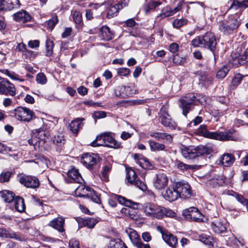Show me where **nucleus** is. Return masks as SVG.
Masks as SVG:
<instances>
[{"mask_svg": "<svg viewBox=\"0 0 248 248\" xmlns=\"http://www.w3.org/2000/svg\"><path fill=\"white\" fill-rule=\"evenodd\" d=\"M217 44L216 36L211 32H207L202 36L195 38L191 43V45L195 47H203L209 49L212 52L215 51Z\"/></svg>", "mask_w": 248, "mask_h": 248, "instance_id": "obj_1", "label": "nucleus"}, {"mask_svg": "<svg viewBox=\"0 0 248 248\" xmlns=\"http://www.w3.org/2000/svg\"><path fill=\"white\" fill-rule=\"evenodd\" d=\"M197 133L206 138L213 139L221 141L235 140L230 132H209L207 129L206 125H201L197 129Z\"/></svg>", "mask_w": 248, "mask_h": 248, "instance_id": "obj_2", "label": "nucleus"}, {"mask_svg": "<svg viewBox=\"0 0 248 248\" xmlns=\"http://www.w3.org/2000/svg\"><path fill=\"white\" fill-rule=\"evenodd\" d=\"M91 144L93 147L103 146L114 149H119L121 147V143L110 136L108 132L104 133L97 136L95 140L93 141Z\"/></svg>", "mask_w": 248, "mask_h": 248, "instance_id": "obj_3", "label": "nucleus"}, {"mask_svg": "<svg viewBox=\"0 0 248 248\" xmlns=\"http://www.w3.org/2000/svg\"><path fill=\"white\" fill-rule=\"evenodd\" d=\"M198 100L197 97L193 93H187L184 98L179 99V107L183 110V114L186 116L189 112L192 110L196 105L195 101Z\"/></svg>", "mask_w": 248, "mask_h": 248, "instance_id": "obj_4", "label": "nucleus"}, {"mask_svg": "<svg viewBox=\"0 0 248 248\" xmlns=\"http://www.w3.org/2000/svg\"><path fill=\"white\" fill-rule=\"evenodd\" d=\"M15 117L21 121L29 122L34 116V112L28 108L18 107L14 110Z\"/></svg>", "mask_w": 248, "mask_h": 248, "instance_id": "obj_5", "label": "nucleus"}, {"mask_svg": "<svg viewBox=\"0 0 248 248\" xmlns=\"http://www.w3.org/2000/svg\"><path fill=\"white\" fill-rule=\"evenodd\" d=\"M162 206L153 203H146L143 206V212L146 216L152 218H161Z\"/></svg>", "mask_w": 248, "mask_h": 248, "instance_id": "obj_6", "label": "nucleus"}, {"mask_svg": "<svg viewBox=\"0 0 248 248\" xmlns=\"http://www.w3.org/2000/svg\"><path fill=\"white\" fill-rule=\"evenodd\" d=\"M126 171V179L128 183L135 186L142 191H145L147 189L146 185L144 182L139 180L136 172L133 170L127 169Z\"/></svg>", "mask_w": 248, "mask_h": 248, "instance_id": "obj_7", "label": "nucleus"}, {"mask_svg": "<svg viewBox=\"0 0 248 248\" xmlns=\"http://www.w3.org/2000/svg\"><path fill=\"white\" fill-rule=\"evenodd\" d=\"M33 134L34 136L28 141L30 145L34 147L35 150H37V148H39L42 143H44L45 131L42 128H40L33 130Z\"/></svg>", "mask_w": 248, "mask_h": 248, "instance_id": "obj_8", "label": "nucleus"}, {"mask_svg": "<svg viewBox=\"0 0 248 248\" xmlns=\"http://www.w3.org/2000/svg\"><path fill=\"white\" fill-rule=\"evenodd\" d=\"M176 186L179 197L182 199H187L193 196L191 186L188 183L183 182H176Z\"/></svg>", "mask_w": 248, "mask_h": 248, "instance_id": "obj_9", "label": "nucleus"}, {"mask_svg": "<svg viewBox=\"0 0 248 248\" xmlns=\"http://www.w3.org/2000/svg\"><path fill=\"white\" fill-rule=\"evenodd\" d=\"M183 215L187 219L196 222L203 221V215L200 211L195 207H191L183 211Z\"/></svg>", "mask_w": 248, "mask_h": 248, "instance_id": "obj_10", "label": "nucleus"}, {"mask_svg": "<svg viewBox=\"0 0 248 248\" xmlns=\"http://www.w3.org/2000/svg\"><path fill=\"white\" fill-rule=\"evenodd\" d=\"M125 232L128 235L132 244L138 248H151L148 244H144L141 241L140 236L134 229L130 228H126Z\"/></svg>", "mask_w": 248, "mask_h": 248, "instance_id": "obj_11", "label": "nucleus"}, {"mask_svg": "<svg viewBox=\"0 0 248 248\" xmlns=\"http://www.w3.org/2000/svg\"><path fill=\"white\" fill-rule=\"evenodd\" d=\"M159 120L161 123L170 129H175L176 125L174 121L172 120L165 108H162L160 110Z\"/></svg>", "mask_w": 248, "mask_h": 248, "instance_id": "obj_12", "label": "nucleus"}, {"mask_svg": "<svg viewBox=\"0 0 248 248\" xmlns=\"http://www.w3.org/2000/svg\"><path fill=\"white\" fill-rule=\"evenodd\" d=\"M19 182L28 188L36 189L40 186L38 179L33 176L23 175L19 178Z\"/></svg>", "mask_w": 248, "mask_h": 248, "instance_id": "obj_13", "label": "nucleus"}, {"mask_svg": "<svg viewBox=\"0 0 248 248\" xmlns=\"http://www.w3.org/2000/svg\"><path fill=\"white\" fill-rule=\"evenodd\" d=\"M169 180L167 175L159 173L155 175L153 180V186L157 189L161 190L167 186Z\"/></svg>", "mask_w": 248, "mask_h": 248, "instance_id": "obj_14", "label": "nucleus"}, {"mask_svg": "<svg viewBox=\"0 0 248 248\" xmlns=\"http://www.w3.org/2000/svg\"><path fill=\"white\" fill-rule=\"evenodd\" d=\"M64 225L65 219L63 217L61 216L54 218L48 224V226L57 230L62 235H64L65 234Z\"/></svg>", "mask_w": 248, "mask_h": 248, "instance_id": "obj_15", "label": "nucleus"}, {"mask_svg": "<svg viewBox=\"0 0 248 248\" xmlns=\"http://www.w3.org/2000/svg\"><path fill=\"white\" fill-rule=\"evenodd\" d=\"M182 155H203L205 149L203 146H199L197 147L194 146L186 147L182 146L181 148Z\"/></svg>", "mask_w": 248, "mask_h": 248, "instance_id": "obj_16", "label": "nucleus"}, {"mask_svg": "<svg viewBox=\"0 0 248 248\" xmlns=\"http://www.w3.org/2000/svg\"><path fill=\"white\" fill-rule=\"evenodd\" d=\"M157 230L162 234L163 240L170 247H175L177 244V238L171 233H169L161 226L157 227Z\"/></svg>", "mask_w": 248, "mask_h": 248, "instance_id": "obj_17", "label": "nucleus"}, {"mask_svg": "<svg viewBox=\"0 0 248 248\" xmlns=\"http://www.w3.org/2000/svg\"><path fill=\"white\" fill-rule=\"evenodd\" d=\"M176 183L174 186H170L163 194L164 198L169 202H173L176 200L178 197V194L176 190Z\"/></svg>", "mask_w": 248, "mask_h": 248, "instance_id": "obj_18", "label": "nucleus"}, {"mask_svg": "<svg viewBox=\"0 0 248 248\" xmlns=\"http://www.w3.org/2000/svg\"><path fill=\"white\" fill-rule=\"evenodd\" d=\"M100 159L99 156H82L80 161L87 168L92 169Z\"/></svg>", "mask_w": 248, "mask_h": 248, "instance_id": "obj_19", "label": "nucleus"}, {"mask_svg": "<svg viewBox=\"0 0 248 248\" xmlns=\"http://www.w3.org/2000/svg\"><path fill=\"white\" fill-rule=\"evenodd\" d=\"M19 0H0V10L10 11L19 7Z\"/></svg>", "mask_w": 248, "mask_h": 248, "instance_id": "obj_20", "label": "nucleus"}, {"mask_svg": "<svg viewBox=\"0 0 248 248\" xmlns=\"http://www.w3.org/2000/svg\"><path fill=\"white\" fill-rule=\"evenodd\" d=\"M13 18L16 22L25 23L31 20V16L26 11L22 10L15 13Z\"/></svg>", "mask_w": 248, "mask_h": 248, "instance_id": "obj_21", "label": "nucleus"}, {"mask_svg": "<svg viewBox=\"0 0 248 248\" xmlns=\"http://www.w3.org/2000/svg\"><path fill=\"white\" fill-rule=\"evenodd\" d=\"M77 220L78 222L79 228L87 227L88 228L92 229L97 223V220L92 217L87 218H78Z\"/></svg>", "mask_w": 248, "mask_h": 248, "instance_id": "obj_22", "label": "nucleus"}, {"mask_svg": "<svg viewBox=\"0 0 248 248\" xmlns=\"http://www.w3.org/2000/svg\"><path fill=\"white\" fill-rule=\"evenodd\" d=\"M84 120L83 118H78L69 124L70 130L76 136L78 135L79 130L82 127L83 124L82 122Z\"/></svg>", "mask_w": 248, "mask_h": 248, "instance_id": "obj_23", "label": "nucleus"}, {"mask_svg": "<svg viewBox=\"0 0 248 248\" xmlns=\"http://www.w3.org/2000/svg\"><path fill=\"white\" fill-rule=\"evenodd\" d=\"M2 89L0 93L1 94L5 95H10L14 96L16 93V90L13 84L11 83L6 79L2 87Z\"/></svg>", "mask_w": 248, "mask_h": 248, "instance_id": "obj_24", "label": "nucleus"}, {"mask_svg": "<svg viewBox=\"0 0 248 248\" xmlns=\"http://www.w3.org/2000/svg\"><path fill=\"white\" fill-rule=\"evenodd\" d=\"M124 1L126 2L128 1V0H124ZM123 4L124 3L122 2L118 3L115 5H110L108 9L107 17L108 18H110L116 15L115 14L118 12L119 10L123 8ZM125 5L126 3H124V6H125Z\"/></svg>", "mask_w": 248, "mask_h": 248, "instance_id": "obj_25", "label": "nucleus"}, {"mask_svg": "<svg viewBox=\"0 0 248 248\" xmlns=\"http://www.w3.org/2000/svg\"><path fill=\"white\" fill-rule=\"evenodd\" d=\"M93 189L89 186H79L75 191V194L78 197L87 198L89 193L92 191Z\"/></svg>", "mask_w": 248, "mask_h": 248, "instance_id": "obj_26", "label": "nucleus"}, {"mask_svg": "<svg viewBox=\"0 0 248 248\" xmlns=\"http://www.w3.org/2000/svg\"><path fill=\"white\" fill-rule=\"evenodd\" d=\"M136 163L144 169H151L152 165L149 160L143 156H134Z\"/></svg>", "mask_w": 248, "mask_h": 248, "instance_id": "obj_27", "label": "nucleus"}, {"mask_svg": "<svg viewBox=\"0 0 248 248\" xmlns=\"http://www.w3.org/2000/svg\"><path fill=\"white\" fill-rule=\"evenodd\" d=\"M230 26L232 32L236 30L240 25V19L237 15H232L229 17L228 19L225 20Z\"/></svg>", "mask_w": 248, "mask_h": 248, "instance_id": "obj_28", "label": "nucleus"}, {"mask_svg": "<svg viewBox=\"0 0 248 248\" xmlns=\"http://www.w3.org/2000/svg\"><path fill=\"white\" fill-rule=\"evenodd\" d=\"M68 177L71 178L74 182L78 183H81L83 180L78 170L75 168H72L67 172Z\"/></svg>", "mask_w": 248, "mask_h": 248, "instance_id": "obj_29", "label": "nucleus"}, {"mask_svg": "<svg viewBox=\"0 0 248 248\" xmlns=\"http://www.w3.org/2000/svg\"><path fill=\"white\" fill-rule=\"evenodd\" d=\"M101 37L105 40H110L113 38V33L108 26H103L100 29Z\"/></svg>", "mask_w": 248, "mask_h": 248, "instance_id": "obj_30", "label": "nucleus"}, {"mask_svg": "<svg viewBox=\"0 0 248 248\" xmlns=\"http://www.w3.org/2000/svg\"><path fill=\"white\" fill-rule=\"evenodd\" d=\"M211 227L213 231L217 233H221L226 231V227L221 221H216L211 223Z\"/></svg>", "mask_w": 248, "mask_h": 248, "instance_id": "obj_31", "label": "nucleus"}, {"mask_svg": "<svg viewBox=\"0 0 248 248\" xmlns=\"http://www.w3.org/2000/svg\"><path fill=\"white\" fill-rule=\"evenodd\" d=\"M234 160V156H221L218 164L224 167H228L232 164Z\"/></svg>", "mask_w": 248, "mask_h": 248, "instance_id": "obj_32", "label": "nucleus"}, {"mask_svg": "<svg viewBox=\"0 0 248 248\" xmlns=\"http://www.w3.org/2000/svg\"><path fill=\"white\" fill-rule=\"evenodd\" d=\"M248 7V0H243L240 1L238 0H234L231 4L230 8L237 10L238 9H244Z\"/></svg>", "mask_w": 248, "mask_h": 248, "instance_id": "obj_33", "label": "nucleus"}, {"mask_svg": "<svg viewBox=\"0 0 248 248\" xmlns=\"http://www.w3.org/2000/svg\"><path fill=\"white\" fill-rule=\"evenodd\" d=\"M15 209L19 212H22L25 209L24 199L20 197L15 198L14 201Z\"/></svg>", "mask_w": 248, "mask_h": 248, "instance_id": "obj_34", "label": "nucleus"}, {"mask_svg": "<svg viewBox=\"0 0 248 248\" xmlns=\"http://www.w3.org/2000/svg\"><path fill=\"white\" fill-rule=\"evenodd\" d=\"M150 136L155 138L158 140H166L169 142H170L172 140V137L171 135L165 133L155 132L152 133Z\"/></svg>", "mask_w": 248, "mask_h": 248, "instance_id": "obj_35", "label": "nucleus"}, {"mask_svg": "<svg viewBox=\"0 0 248 248\" xmlns=\"http://www.w3.org/2000/svg\"><path fill=\"white\" fill-rule=\"evenodd\" d=\"M218 29L224 34L226 35L232 32V31L230 28V26L225 20L219 22Z\"/></svg>", "mask_w": 248, "mask_h": 248, "instance_id": "obj_36", "label": "nucleus"}, {"mask_svg": "<svg viewBox=\"0 0 248 248\" xmlns=\"http://www.w3.org/2000/svg\"><path fill=\"white\" fill-rule=\"evenodd\" d=\"M15 194L9 190H4L1 192V197L4 202H11L15 200Z\"/></svg>", "mask_w": 248, "mask_h": 248, "instance_id": "obj_37", "label": "nucleus"}, {"mask_svg": "<svg viewBox=\"0 0 248 248\" xmlns=\"http://www.w3.org/2000/svg\"><path fill=\"white\" fill-rule=\"evenodd\" d=\"M121 212L128 215L131 219L133 220H137L139 218L138 215L136 213V211L133 208H123L121 209Z\"/></svg>", "mask_w": 248, "mask_h": 248, "instance_id": "obj_38", "label": "nucleus"}, {"mask_svg": "<svg viewBox=\"0 0 248 248\" xmlns=\"http://www.w3.org/2000/svg\"><path fill=\"white\" fill-rule=\"evenodd\" d=\"M173 15L171 8L169 6L164 7L157 18H164Z\"/></svg>", "mask_w": 248, "mask_h": 248, "instance_id": "obj_39", "label": "nucleus"}, {"mask_svg": "<svg viewBox=\"0 0 248 248\" xmlns=\"http://www.w3.org/2000/svg\"><path fill=\"white\" fill-rule=\"evenodd\" d=\"M111 170V165L109 164H107L103 167L102 170H101L102 179L104 181H108V173Z\"/></svg>", "mask_w": 248, "mask_h": 248, "instance_id": "obj_40", "label": "nucleus"}, {"mask_svg": "<svg viewBox=\"0 0 248 248\" xmlns=\"http://www.w3.org/2000/svg\"><path fill=\"white\" fill-rule=\"evenodd\" d=\"M54 43L50 39H47L46 41V55L47 57L51 56L53 52Z\"/></svg>", "mask_w": 248, "mask_h": 248, "instance_id": "obj_41", "label": "nucleus"}, {"mask_svg": "<svg viewBox=\"0 0 248 248\" xmlns=\"http://www.w3.org/2000/svg\"><path fill=\"white\" fill-rule=\"evenodd\" d=\"M125 246L124 243L121 240L113 239L110 241L108 248H123Z\"/></svg>", "mask_w": 248, "mask_h": 248, "instance_id": "obj_42", "label": "nucleus"}, {"mask_svg": "<svg viewBox=\"0 0 248 248\" xmlns=\"http://www.w3.org/2000/svg\"><path fill=\"white\" fill-rule=\"evenodd\" d=\"M58 18L56 15H54L51 18L45 22V25L47 28L52 30L56 24L58 22Z\"/></svg>", "mask_w": 248, "mask_h": 248, "instance_id": "obj_43", "label": "nucleus"}, {"mask_svg": "<svg viewBox=\"0 0 248 248\" xmlns=\"http://www.w3.org/2000/svg\"><path fill=\"white\" fill-rule=\"evenodd\" d=\"M176 165L177 166L178 168L182 170H187L188 169H196V167L198 166H202V165H187L186 163H184L182 162H180V161H176Z\"/></svg>", "mask_w": 248, "mask_h": 248, "instance_id": "obj_44", "label": "nucleus"}, {"mask_svg": "<svg viewBox=\"0 0 248 248\" xmlns=\"http://www.w3.org/2000/svg\"><path fill=\"white\" fill-rule=\"evenodd\" d=\"M229 70V67L227 65H224L218 70L216 76L218 78L222 79L226 76Z\"/></svg>", "mask_w": 248, "mask_h": 248, "instance_id": "obj_45", "label": "nucleus"}, {"mask_svg": "<svg viewBox=\"0 0 248 248\" xmlns=\"http://www.w3.org/2000/svg\"><path fill=\"white\" fill-rule=\"evenodd\" d=\"M149 143L150 147L152 150H163L165 149V145L164 144L156 142L153 140H149Z\"/></svg>", "mask_w": 248, "mask_h": 248, "instance_id": "obj_46", "label": "nucleus"}, {"mask_svg": "<svg viewBox=\"0 0 248 248\" xmlns=\"http://www.w3.org/2000/svg\"><path fill=\"white\" fill-rule=\"evenodd\" d=\"M161 211V218L163 217L164 216L173 217H175L176 215L175 212L171 209L166 208L164 207H162Z\"/></svg>", "mask_w": 248, "mask_h": 248, "instance_id": "obj_47", "label": "nucleus"}, {"mask_svg": "<svg viewBox=\"0 0 248 248\" xmlns=\"http://www.w3.org/2000/svg\"><path fill=\"white\" fill-rule=\"evenodd\" d=\"M188 22V20L185 18L176 19L173 22V26L177 29H178L185 25Z\"/></svg>", "mask_w": 248, "mask_h": 248, "instance_id": "obj_48", "label": "nucleus"}, {"mask_svg": "<svg viewBox=\"0 0 248 248\" xmlns=\"http://www.w3.org/2000/svg\"><path fill=\"white\" fill-rule=\"evenodd\" d=\"M199 240L203 243L207 245H212V238L206 234H202L199 236Z\"/></svg>", "mask_w": 248, "mask_h": 248, "instance_id": "obj_49", "label": "nucleus"}, {"mask_svg": "<svg viewBox=\"0 0 248 248\" xmlns=\"http://www.w3.org/2000/svg\"><path fill=\"white\" fill-rule=\"evenodd\" d=\"M73 18L75 23L80 26L82 22L81 13L79 12L75 11L73 14Z\"/></svg>", "mask_w": 248, "mask_h": 248, "instance_id": "obj_50", "label": "nucleus"}, {"mask_svg": "<svg viewBox=\"0 0 248 248\" xmlns=\"http://www.w3.org/2000/svg\"><path fill=\"white\" fill-rule=\"evenodd\" d=\"M173 62L176 65H183L186 62V59L176 55L173 56Z\"/></svg>", "mask_w": 248, "mask_h": 248, "instance_id": "obj_51", "label": "nucleus"}, {"mask_svg": "<svg viewBox=\"0 0 248 248\" xmlns=\"http://www.w3.org/2000/svg\"><path fill=\"white\" fill-rule=\"evenodd\" d=\"M11 175L12 173L9 171L2 172L0 175V182L1 183L8 182Z\"/></svg>", "mask_w": 248, "mask_h": 248, "instance_id": "obj_52", "label": "nucleus"}, {"mask_svg": "<svg viewBox=\"0 0 248 248\" xmlns=\"http://www.w3.org/2000/svg\"><path fill=\"white\" fill-rule=\"evenodd\" d=\"M36 80L38 83L45 84L46 83L47 79L46 76L43 73H39L36 77Z\"/></svg>", "mask_w": 248, "mask_h": 248, "instance_id": "obj_53", "label": "nucleus"}, {"mask_svg": "<svg viewBox=\"0 0 248 248\" xmlns=\"http://www.w3.org/2000/svg\"><path fill=\"white\" fill-rule=\"evenodd\" d=\"M115 197L119 202L122 204H125L126 206H130L129 203L130 204L131 203V201L127 200L125 198L121 196L115 195Z\"/></svg>", "mask_w": 248, "mask_h": 248, "instance_id": "obj_54", "label": "nucleus"}, {"mask_svg": "<svg viewBox=\"0 0 248 248\" xmlns=\"http://www.w3.org/2000/svg\"><path fill=\"white\" fill-rule=\"evenodd\" d=\"M89 195L88 198L91 199L93 202L99 203L100 199L99 197L96 194L94 191L93 189L91 193H89Z\"/></svg>", "mask_w": 248, "mask_h": 248, "instance_id": "obj_55", "label": "nucleus"}, {"mask_svg": "<svg viewBox=\"0 0 248 248\" xmlns=\"http://www.w3.org/2000/svg\"><path fill=\"white\" fill-rule=\"evenodd\" d=\"M242 78L243 77L241 75H235L232 80V85L235 87L237 86L241 82Z\"/></svg>", "mask_w": 248, "mask_h": 248, "instance_id": "obj_56", "label": "nucleus"}, {"mask_svg": "<svg viewBox=\"0 0 248 248\" xmlns=\"http://www.w3.org/2000/svg\"><path fill=\"white\" fill-rule=\"evenodd\" d=\"M53 142L58 146H61L64 143V139L62 136H55L53 139Z\"/></svg>", "mask_w": 248, "mask_h": 248, "instance_id": "obj_57", "label": "nucleus"}, {"mask_svg": "<svg viewBox=\"0 0 248 248\" xmlns=\"http://www.w3.org/2000/svg\"><path fill=\"white\" fill-rule=\"evenodd\" d=\"M237 61H239V63L244 64L248 62V56L245 52L243 54L237 57Z\"/></svg>", "mask_w": 248, "mask_h": 248, "instance_id": "obj_58", "label": "nucleus"}, {"mask_svg": "<svg viewBox=\"0 0 248 248\" xmlns=\"http://www.w3.org/2000/svg\"><path fill=\"white\" fill-rule=\"evenodd\" d=\"M69 248H80L79 243L76 239H72L69 242Z\"/></svg>", "mask_w": 248, "mask_h": 248, "instance_id": "obj_59", "label": "nucleus"}, {"mask_svg": "<svg viewBox=\"0 0 248 248\" xmlns=\"http://www.w3.org/2000/svg\"><path fill=\"white\" fill-rule=\"evenodd\" d=\"M203 156H185L186 159H188L190 160V162L193 163H200V157H203Z\"/></svg>", "mask_w": 248, "mask_h": 248, "instance_id": "obj_60", "label": "nucleus"}, {"mask_svg": "<svg viewBox=\"0 0 248 248\" xmlns=\"http://www.w3.org/2000/svg\"><path fill=\"white\" fill-rule=\"evenodd\" d=\"M118 73L121 76H126L130 72V70L127 68H121L118 70Z\"/></svg>", "mask_w": 248, "mask_h": 248, "instance_id": "obj_61", "label": "nucleus"}, {"mask_svg": "<svg viewBox=\"0 0 248 248\" xmlns=\"http://www.w3.org/2000/svg\"><path fill=\"white\" fill-rule=\"evenodd\" d=\"M16 49L18 50V51L20 52H26L29 53L31 51H29L27 49L26 46L24 43H19L16 46Z\"/></svg>", "mask_w": 248, "mask_h": 248, "instance_id": "obj_62", "label": "nucleus"}, {"mask_svg": "<svg viewBox=\"0 0 248 248\" xmlns=\"http://www.w3.org/2000/svg\"><path fill=\"white\" fill-rule=\"evenodd\" d=\"M93 116L96 119L103 118L106 116V113L103 111H95L93 113Z\"/></svg>", "mask_w": 248, "mask_h": 248, "instance_id": "obj_63", "label": "nucleus"}, {"mask_svg": "<svg viewBox=\"0 0 248 248\" xmlns=\"http://www.w3.org/2000/svg\"><path fill=\"white\" fill-rule=\"evenodd\" d=\"M236 198L237 200L243 205H247L248 203V200L245 199L244 197L238 194H236Z\"/></svg>", "mask_w": 248, "mask_h": 248, "instance_id": "obj_64", "label": "nucleus"}]
</instances>
